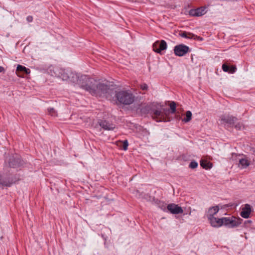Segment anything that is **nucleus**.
<instances>
[{
	"mask_svg": "<svg viewBox=\"0 0 255 255\" xmlns=\"http://www.w3.org/2000/svg\"><path fill=\"white\" fill-rule=\"evenodd\" d=\"M235 127L237 129L240 130L242 128L243 125L241 123H238L235 126Z\"/></svg>",
	"mask_w": 255,
	"mask_h": 255,
	"instance_id": "nucleus-30",
	"label": "nucleus"
},
{
	"mask_svg": "<svg viewBox=\"0 0 255 255\" xmlns=\"http://www.w3.org/2000/svg\"><path fill=\"white\" fill-rule=\"evenodd\" d=\"M224 209H227V208H235V205L234 204H232V203H230V204H225L224 203Z\"/></svg>",
	"mask_w": 255,
	"mask_h": 255,
	"instance_id": "nucleus-29",
	"label": "nucleus"
},
{
	"mask_svg": "<svg viewBox=\"0 0 255 255\" xmlns=\"http://www.w3.org/2000/svg\"><path fill=\"white\" fill-rule=\"evenodd\" d=\"M201 166L204 169H209L212 167V163L206 160L201 159L200 161Z\"/></svg>",
	"mask_w": 255,
	"mask_h": 255,
	"instance_id": "nucleus-22",
	"label": "nucleus"
},
{
	"mask_svg": "<svg viewBox=\"0 0 255 255\" xmlns=\"http://www.w3.org/2000/svg\"><path fill=\"white\" fill-rule=\"evenodd\" d=\"M116 98L119 103L124 105H129L133 103L135 97L127 91H120L116 93Z\"/></svg>",
	"mask_w": 255,
	"mask_h": 255,
	"instance_id": "nucleus-4",
	"label": "nucleus"
},
{
	"mask_svg": "<svg viewBox=\"0 0 255 255\" xmlns=\"http://www.w3.org/2000/svg\"><path fill=\"white\" fill-rule=\"evenodd\" d=\"M136 113L139 116L144 117H146L148 114H150L152 119L156 122L169 121L163 118H161V120L157 119V118L161 115V105L157 103L139 105L136 109Z\"/></svg>",
	"mask_w": 255,
	"mask_h": 255,
	"instance_id": "nucleus-1",
	"label": "nucleus"
},
{
	"mask_svg": "<svg viewBox=\"0 0 255 255\" xmlns=\"http://www.w3.org/2000/svg\"><path fill=\"white\" fill-rule=\"evenodd\" d=\"M243 221L242 219L234 216L224 217V226L229 228H233L238 227Z\"/></svg>",
	"mask_w": 255,
	"mask_h": 255,
	"instance_id": "nucleus-5",
	"label": "nucleus"
},
{
	"mask_svg": "<svg viewBox=\"0 0 255 255\" xmlns=\"http://www.w3.org/2000/svg\"><path fill=\"white\" fill-rule=\"evenodd\" d=\"M128 143L127 140H125L123 142V148L125 150H127L128 149Z\"/></svg>",
	"mask_w": 255,
	"mask_h": 255,
	"instance_id": "nucleus-28",
	"label": "nucleus"
},
{
	"mask_svg": "<svg viewBox=\"0 0 255 255\" xmlns=\"http://www.w3.org/2000/svg\"><path fill=\"white\" fill-rule=\"evenodd\" d=\"M179 35L180 36H181L182 37L186 38L198 39V40H203V38H202L200 36H198L197 35H196L192 33L187 32L186 31H183L181 32H180L179 33Z\"/></svg>",
	"mask_w": 255,
	"mask_h": 255,
	"instance_id": "nucleus-13",
	"label": "nucleus"
},
{
	"mask_svg": "<svg viewBox=\"0 0 255 255\" xmlns=\"http://www.w3.org/2000/svg\"><path fill=\"white\" fill-rule=\"evenodd\" d=\"M167 45L166 41L164 40L156 41L152 45L153 50L154 52L161 54V51L167 49Z\"/></svg>",
	"mask_w": 255,
	"mask_h": 255,
	"instance_id": "nucleus-8",
	"label": "nucleus"
},
{
	"mask_svg": "<svg viewBox=\"0 0 255 255\" xmlns=\"http://www.w3.org/2000/svg\"><path fill=\"white\" fill-rule=\"evenodd\" d=\"M189 51V47L182 44L177 45L174 48V53L175 55L178 56H182Z\"/></svg>",
	"mask_w": 255,
	"mask_h": 255,
	"instance_id": "nucleus-9",
	"label": "nucleus"
},
{
	"mask_svg": "<svg viewBox=\"0 0 255 255\" xmlns=\"http://www.w3.org/2000/svg\"><path fill=\"white\" fill-rule=\"evenodd\" d=\"M237 120V118L236 117L233 116H226L224 117V126L228 125V126L232 127L233 126L235 122Z\"/></svg>",
	"mask_w": 255,
	"mask_h": 255,
	"instance_id": "nucleus-18",
	"label": "nucleus"
},
{
	"mask_svg": "<svg viewBox=\"0 0 255 255\" xmlns=\"http://www.w3.org/2000/svg\"><path fill=\"white\" fill-rule=\"evenodd\" d=\"M162 106L161 105V115L157 118V119L161 120V118H163L165 120H168L169 121H165V122L170 121V118L169 117V114L170 113L169 109H162Z\"/></svg>",
	"mask_w": 255,
	"mask_h": 255,
	"instance_id": "nucleus-16",
	"label": "nucleus"
},
{
	"mask_svg": "<svg viewBox=\"0 0 255 255\" xmlns=\"http://www.w3.org/2000/svg\"><path fill=\"white\" fill-rule=\"evenodd\" d=\"M26 19L28 22H31L33 20V17L32 16H28Z\"/></svg>",
	"mask_w": 255,
	"mask_h": 255,
	"instance_id": "nucleus-32",
	"label": "nucleus"
},
{
	"mask_svg": "<svg viewBox=\"0 0 255 255\" xmlns=\"http://www.w3.org/2000/svg\"><path fill=\"white\" fill-rule=\"evenodd\" d=\"M252 212L251 207L249 204H246L245 207L242 208V211L240 213V215L242 217L247 219L249 218L250 215Z\"/></svg>",
	"mask_w": 255,
	"mask_h": 255,
	"instance_id": "nucleus-12",
	"label": "nucleus"
},
{
	"mask_svg": "<svg viewBox=\"0 0 255 255\" xmlns=\"http://www.w3.org/2000/svg\"><path fill=\"white\" fill-rule=\"evenodd\" d=\"M170 106V112L171 114H174L176 112V104L175 102L172 101L169 104Z\"/></svg>",
	"mask_w": 255,
	"mask_h": 255,
	"instance_id": "nucleus-25",
	"label": "nucleus"
},
{
	"mask_svg": "<svg viewBox=\"0 0 255 255\" xmlns=\"http://www.w3.org/2000/svg\"><path fill=\"white\" fill-rule=\"evenodd\" d=\"M62 79L63 80L69 81L72 83L77 84L80 85L81 82V77L78 76L76 73H74L71 71H67L64 72L61 75Z\"/></svg>",
	"mask_w": 255,
	"mask_h": 255,
	"instance_id": "nucleus-6",
	"label": "nucleus"
},
{
	"mask_svg": "<svg viewBox=\"0 0 255 255\" xmlns=\"http://www.w3.org/2000/svg\"><path fill=\"white\" fill-rule=\"evenodd\" d=\"M206 7L201 6L196 9H190L189 11L190 15L192 16H200L206 13Z\"/></svg>",
	"mask_w": 255,
	"mask_h": 255,
	"instance_id": "nucleus-10",
	"label": "nucleus"
},
{
	"mask_svg": "<svg viewBox=\"0 0 255 255\" xmlns=\"http://www.w3.org/2000/svg\"><path fill=\"white\" fill-rule=\"evenodd\" d=\"M222 68L223 69V64L222 65Z\"/></svg>",
	"mask_w": 255,
	"mask_h": 255,
	"instance_id": "nucleus-36",
	"label": "nucleus"
},
{
	"mask_svg": "<svg viewBox=\"0 0 255 255\" xmlns=\"http://www.w3.org/2000/svg\"><path fill=\"white\" fill-rule=\"evenodd\" d=\"M4 71V69L3 67L0 66V72H2Z\"/></svg>",
	"mask_w": 255,
	"mask_h": 255,
	"instance_id": "nucleus-34",
	"label": "nucleus"
},
{
	"mask_svg": "<svg viewBox=\"0 0 255 255\" xmlns=\"http://www.w3.org/2000/svg\"><path fill=\"white\" fill-rule=\"evenodd\" d=\"M111 85L108 81L105 83L98 81L94 96L106 97L108 98L113 92V90L111 88Z\"/></svg>",
	"mask_w": 255,
	"mask_h": 255,
	"instance_id": "nucleus-3",
	"label": "nucleus"
},
{
	"mask_svg": "<svg viewBox=\"0 0 255 255\" xmlns=\"http://www.w3.org/2000/svg\"><path fill=\"white\" fill-rule=\"evenodd\" d=\"M167 209L173 214H178L183 212V210L181 207L173 203L168 205Z\"/></svg>",
	"mask_w": 255,
	"mask_h": 255,
	"instance_id": "nucleus-11",
	"label": "nucleus"
},
{
	"mask_svg": "<svg viewBox=\"0 0 255 255\" xmlns=\"http://www.w3.org/2000/svg\"><path fill=\"white\" fill-rule=\"evenodd\" d=\"M8 166L10 168H17L22 164V161L17 155L9 156L7 159Z\"/></svg>",
	"mask_w": 255,
	"mask_h": 255,
	"instance_id": "nucleus-7",
	"label": "nucleus"
},
{
	"mask_svg": "<svg viewBox=\"0 0 255 255\" xmlns=\"http://www.w3.org/2000/svg\"><path fill=\"white\" fill-rule=\"evenodd\" d=\"M237 71V67L235 65H230L224 63V72L230 74H233Z\"/></svg>",
	"mask_w": 255,
	"mask_h": 255,
	"instance_id": "nucleus-20",
	"label": "nucleus"
},
{
	"mask_svg": "<svg viewBox=\"0 0 255 255\" xmlns=\"http://www.w3.org/2000/svg\"><path fill=\"white\" fill-rule=\"evenodd\" d=\"M219 210V208L218 206L209 208L207 214L208 220L215 217Z\"/></svg>",
	"mask_w": 255,
	"mask_h": 255,
	"instance_id": "nucleus-17",
	"label": "nucleus"
},
{
	"mask_svg": "<svg viewBox=\"0 0 255 255\" xmlns=\"http://www.w3.org/2000/svg\"><path fill=\"white\" fill-rule=\"evenodd\" d=\"M239 165L243 168L247 167L250 165V161L246 158H242L239 159Z\"/></svg>",
	"mask_w": 255,
	"mask_h": 255,
	"instance_id": "nucleus-23",
	"label": "nucleus"
},
{
	"mask_svg": "<svg viewBox=\"0 0 255 255\" xmlns=\"http://www.w3.org/2000/svg\"><path fill=\"white\" fill-rule=\"evenodd\" d=\"M17 72H21L26 74H29L30 73V70L28 68H26L24 66L18 65L16 68Z\"/></svg>",
	"mask_w": 255,
	"mask_h": 255,
	"instance_id": "nucleus-21",
	"label": "nucleus"
},
{
	"mask_svg": "<svg viewBox=\"0 0 255 255\" xmlns=\"http://www.w3.org/2000/svg\"><path fill=\"white\" fill-rule=\"evenodd\" d=\"M176 118L177 120H180L181 119V117L180 116H176Z\"/></svg>",
	"mask_w": 255,
	"mask_h": 255,
	"instance_id": "nucleus-35",
	"label": "nucleus"
},
{
	"mask_svg": "<svg viewBox=\"0 0 255 255\" xmlns=\"http://www.w3.org/2000/svg\"><path fill=\"white\" fill-rule=\"evenodd\" d=\"M47 110H48V114L50 115V116H53V117L57 116V113L54 108H48L47 109Z\"/></svg>",
	"mask_w": 255,
	"mask_h": 255,
	"instance_id": "nucleus-26",
	"label": "nucleus"
},
{
	"mask_svg": "<svg viewBox=\"0 0 255 255\" xmlns=\"http://www.w3.org/2000/svg\"><path fill=\"white\" fill-rule=\"evenodd\" d=\"M192 113L190 111H187L185 114L186 118L182 119V121L185 123L190 122L192 119Z\"/></svg>",
	"mask_w": 255,
	"mask_h": 255,
	"instance_id": "nucleus-24",
	"label": "nucleus"
},
{
	"mask_svg": "<svg viewBox=\"0 0 255 255\" xmlns=\"http://www.w3.org/2000/svg\"><path fill=\"white\" fill-rule=\"evenodd\" d=\"M16 180H13V179L10 177L7 178L2 179L0 175V184L3 186L10 187L13 183L15 182Z\"/></svg>",
	"mask_w": 255,
	"mask_h": 255,
	"instance_id": "nucleus-15",
	"label": "nucleus"
},
{
	"mask_svg": "<svg viewBox=\"0 0 255 255\" xmlns=\"http://www.w3.org/2000/svg\"><path fill=\"white\" fill-rule=\"evenodd\" d=\"M252 222L251 220H247L244 222V224L246 225L247 224H251Z\"/></svg>",
	"mask_w": 255,
	"mask_h": 255,
	"instance_id": "nucleus-33",
	"label": "nucleus"
},
{
	"mask_svg": "<svg viewBox=\"0 0 255 255\" xmlns=\"http://www.w3.org/2000/svg\"><path fill=\"white\" fill-rule=\"evenodd\" d=\"M208 220L210 221L211 226L214 227H219L223 225V218H218L215 217Z\"/></svg>",
	"mask_w": 255,
	"mask_h": 255,
	"instance_id": "nucleus-14",
	"label": "nucleus"
},
{
	"mask_svg": "<svg viewBox=\"0 0 255 255\" xmlns=\"http://www.w3.org/2000/svg\"><path fill=\"white\" fill-rule=\"evenodd\" d=\"M198 166V163L197 162L195 161H192L190 162V164H189V167L192 168V169H194L195 168H196Z\"/></svg>",
	"mask_w": 255,
	"mask_h": 255,
	"instance_id": "nucleus-27",
	"label": "nucleus"
},
{
	"mask_svg": "<svg viewBox=\"0 0 255 255\" xmlns=\"http://www.w3.org/2000/svg\"><path fill=\"white\" fill-rule=\"evenodd\" d=\"M80 81V86L81 87L94 96L98 81L94 78H90L86 75H82L81 76Z\"/></svg>",
	"mask_w": 255,
	"mask_h": 255,
	"instance_id": "nucleus-2",
	"label": "nucleus"
},
{
	"mask_svg": "<svg viewBox=\"0 0 255 255\" xmlns=\"http://www.w3.org/2000/svg\"><path fill=\"white\" fill-rule=\"evenodd\" d=\"M141 88L143 90H147L148 86L146 84H144L141 85Z\"/></svg>",
	"mask_w": 255,
	"mask_h": 255,
	"instance_id": "nucleus-31",
	"label": "nucleus"
},
{
	"mask_svg": "<svg viewBox=\"0 0 255 255\" xmlns=\"http://www.w3.org/2000/svg\"><path fill=\"white\" fill-rule=\"evenodd\" d=\"M100 126L105 129L111 130L115 128V125L110 124L106 121H102L100 123Z\"/></svg>",
	"mask_w": 255,
	"mask_h": 255,
	"instance_id": "nucleus-19",
	"label": "nucleus"
}]
</instances>
